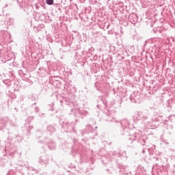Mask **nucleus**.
Listing matches in <instances>:
<instances>
[{
	"label": "nucleus",
	"instance_id": "1",
	"mask_svg": "<svg viewBox=\"0 0 175 175\" xmlns=\"http://www.w3.org/2000/svg\"><path fill=\"white\" fill-rule=\"evenodd\" d=\"M46 3L47 5H53V3H54V0H46Z\"/></svg>",
	"mask_w": 175,
	"mask_h": 175
}]
</instances>
